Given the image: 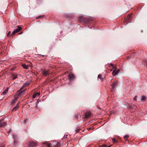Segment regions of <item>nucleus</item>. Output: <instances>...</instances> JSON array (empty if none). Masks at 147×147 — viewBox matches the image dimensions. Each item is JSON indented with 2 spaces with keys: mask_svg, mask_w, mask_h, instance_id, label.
Wrapping results in <instances>:
<instances>
[{
  "mask_svg": "<svg viewBox=\"0 0 147 147\" xmlns=\"http://www.w3.org/2000/svg\"><path fill=\"white\" fill-rule=\"evenodd\" d=\"M68 136V135H65L64 136V138H65L66 137H67Z\"/></svg>",
  "mask_w": 147,
  "mask_h": 147,
  "instance_id": "29",
  "label": "nucleus"
},
{
  "mask_svg": "<svg viewBox=\"0 0 147 147\" xmlns=\"http://www.w3.org/2000/svg\"><path fill=\"white\" fill-rule=\"evenodd\" d=\"M40 101V99H38L37 100V102L36 103V108H37V107L38 106V103Z\"/></svg>",
  "mask_w": 147,
  "mask_h": 147,
  "instance_id": "17",
  "label": "nucleus"
},
{
  "mask_svg": "<svg viewBox=\"0 0 147 147\" xmlns=\"http://www.w3.org/2000/svg\"><path fill=\"white\" fill-rule=\"evenodd\" d=\"M121 138H112V141L115 143H118L121 142Z\"/></svg>",
  "mask_w": 147,
  "mask_h": 147,
  "instance_id": "3",
  "label": "nucleus"
},
{
  "mask_svg": "<svg viewBox=\"0 0 147 147\" xmlns=\"http://www.w3.org/2000/svg\"><path fill=\"white\" fill-rule=\"evenodd\" d=\"M125 140L126 141H127L128 142H129L128 140V138H125Z\"/></svg>",
  "mask_w": 147,
  "mask_h": 147,
  "instance_id": "30",
  "label": "nucleus"
},
{
  "mask_svg": "<svg viewBox=\"0 0 147 147\" xmlns=\"http://www.w3.org/2000/svg\"><path fill=\"white\" fill-rule=\"evenodd\" d=\"M48 143V142H43V144H47Z\"/></svg>",
  "mask_w": 147,
  "mask_h": 147,
  "instance_id": "28",
  "label": "nucleus"
},
{
  "mask_svg": "<svg viewBox=\"0 0 147 147\" xmlns=\"http://www.w3.org/2000/svg\"><path fill=\"white\" fill-rule=\"evenodd\" d=\"M17 76H14L13 77V80L15 79H16V78H17Z\"/></svg>",
  "mask_w": 147,
  "mask_h": 147,
  "instance_id": "26",
  "label": "nucleus"
},
{
  "mask_svg": "<svg viewBox=\"0 0 147 147\" xmlns=\"http://www.w3.org/2000/svg\"><path fill=\"white\" fill-rule=\"evenodd\" d=\"M61 146V144L59 143H57V144H56V147H60Z\"/></svg>",
  "mask_w": 147,
  "mask_h": 147,
  "instance_id": "21",
  "label": "nucleus"
},
{
  "mask_svg": "<svg viewBox=\"0 0 147 147\" xmlns=\"http://www.w3.org/2000/svg\"><path fill=\"white\" fill-rule=\"evenodd\" d=\"M110 65H111V66H112V67H113V64H110Z\"/></svg>",
  "mask_w": 147,
  "mask_h": 147,
  "instance_id": "32",
  "label": "nucleus"
},
{
  "mask_svg": "<svg viewBox=\"0 0 147 147\" xmlns=\"http://www.w3.org/2000/svg\"><path fill=\"white\" fill-rule=\"evenodd\" d=\"M50 144H47V147H51V146H50Z\"/></svg>",
  "mask_w": 147,
  "mask_h": 147,
  "instance_id": "23",
  "label": "nucleus"
},
{
  "mask_svg": "<svg viewBox=\"0 0 147 147\" xmlns=\"http://www.w3.org/2000/svg\"><path fill=\"white\" fill-rule=\"evenodd\" d=\"M22 66L24 68L27 69H28L29 66L28 65H26L25 64H23L22 65Z\"/></svg>",
  "mask_w": 147,
  "mask_h": 147,
  "instance_id": "11",
  "label": "nucleus"
},
{
  "mask_svg": "<svg viewBox=\"0 0 147 147\" xmlns=\"http://www.w3.org/2000/svg\"><path fill=\"white\" fill-rule=\"evenodd\" d=\"M17 140L15 138L14 140V144L15 145H16L17 144Z\"/></svg>",
  "mask_w": 147,
  "mask_h": 147,
  "instance_id": "16",
  "label": "nucleus"
},
{
  "mask_svg": "<svg viewBox=\"0 0 147 147\" xmlns=\"http://www.w3.org/2000/svg\"><path fill=\"white\" fill-rule=\"evenodd\" d=\"M91 129V128H89V129Z\"/></svg>",
  "mask_w": 147,
  "mask_h": 147,
  "instance_id": "34",
  "label": "nucleus"
},
{
  "mask_svg": "<svg viewBox=\"0 0 147 147\" xmlns=\"http://www.w3.org/2000/svg\"><path fill=\"white\" fill-rule=\"evenodd\" d=\"M40 95V93L39 92H36L32 96V97L33 98H34L36 97H38Z\"/></svg>",
  "mask_w": 147,
  "mask_h": 147,
  "instance_id": "5",
  "label": "nucleus"
},
{
  "mask_svg": "<svg viewBox=\"0 0 147 147\" xmlns=\"http://www.w3.org/2000/svg\"><path fill=\"white\" fill-rule=\"evenodd\" d=\"M115 86V83L114 84H113L112 85V87L113 88H114V87Z\"/></svg>",
  "mask_w": 147,
  "mask_h": 147,
  "instance_id": "25",
  "label": "nucleus"
},
{
  "mask_svg": "<svg viewBox=\"0 0 147 147\" xmlns=\"http://www.w3.org/2000/svg\"><path fill=\"white\" fill-rule=\"evenodd\" d=\"M131 15L132 14H130L127 16L126 18V20H127L128 21H129L130 20V18L131 16Z\"/></svg>",
  "mask_w": 147,
  "mask_h": 147,
  "instance_id": "10",
  "label": "nucleus"
},
{
  "mask_svg": "<svg viewBox=\"0 0 147 147\" xmlns=\"http://www.w3.org/2000/svg\"><path fill=\"white\" fill-rule=\"evenodd\" d=\"M22 29V28L21 27L19 26H18V28L16 29L15 30L12 32V35H14L16 33H17L19 32L20 30Z\"/></svg>",
  "mask_w": 147,
  "mask_h": 147,
  "instance_id": "1",
  "label": "nucleus"
},
{
  "mask_svg": "<svg viewBox=\"0 0 147 147\" xmlns=\"http://www.w3.org/2000/svg\"><path fill=\"white\" fill-rule=\"evenodd\" d=\"M68 77L69 78L70 80H73L75 78V76L72 73L71 74L68 76Z\"/></svg>",
  "mask_w": 147,
  "mask_h": 147,
  "instance_id": "4",
  "label": "nucleus"
},
{
  "mask_svg": "<svg viewBox=\"0 0 147 147\" xmlns=\"http://www.w3.org/2000/svg\"><path fill=\"white\" fill-rule=\"evenodd\" d=\"M40 18V17H39L37 18Z\"/></svg>",
  "mask_w": 147,
  "mask_h": 147,
  "instance_id": "35",
  "label": "nucleus"
},
{
  "mask_svg": "<svg viewBox=\"0 0 147 147\" xmlns=\"http://www.w3.org/2000/svg\"><path fill=\"white\" fill-rule=\"evenodd\" d=\"M91 116V114L90 112H88L86 113L85 114V117L86 118L89 117Z\"/></svg>",
  "mask_w": 147,
  "mask_h": 147,
  "instance_id": "8",
  "label": "nucleus"
},
{
  "mask_svg": "<svg viewBox=\"0 0 147 147\" xmlns=\"http://www.w3.org/2000/svg\"><path fill=\"white\" fill-rule=\"evenodd\" d=\"M18 97L16 95H15L14 96V99L15 100V101H16V100L18 99Z\"/></svg>",
  "mask_w": 147,
  "mask_h": 147,
  "instance_id": "18",
  "label": "nucleus"
},
{
  "mask_svg": "<svg viewBox=\"0 0 147 147\" xmlns=\"http://www.w3.org/2000/svg\"><path fill=\"white\" fill-rule=\"evenodd\" d=\"M129 137V136L128 135H125L124 138H128Z\"/></svg>",
  "mask_w": 147,
  "mask_h": 147,
  "instance_id": "22",
  "label": "nucleus"
},
{
  "mask_svg": "<svg viewBox=\"0 0 147 147\" xmlns=\"http://www.w3.org/2000/svg\"><path fill=\"white\" fill-rule=\"evenodd\" d=\"M38 145L37 143L33 141H31L29 144L30 147H34L37 146Z\"/></svg>",
  "mask_w": 147,
  "mask_h": 147,
  "instance_id": "2",
  "label": "nucleus"
},
{
  "mask_svg": "<svg viewBox=\"0 0 147 147\" xmlns=\"http://www.w3.org/2000/svg\"><path fill=\"white\" fill-rule=\"evenodd\" d=\"M29 83H25L23 85V86H27L29 85Z\"/></svg>",
  "mask_w": 147,
  "mask_h": 147,
  "instance_id": "20",
  "label": "nucleus"
},
{
  "mask_svg": "<svg viewBox=\"0 0 147 147\" xmlns=\"http://www.w3.org/2000/svg\"><path fill=\"white\" fill-rule=\"evenodd\" d=\"M11 131V129L9 130V131L8 132V133L9 134Z\"/></svg>",
  "mask_w": 147,
  "mask_h": 147,
  "instance_id": "33",
  "label": "nucleus"
},
{
  "mask_svg": "<svg viewBox=\"0 0 147 147\" xmlns=\"http://www.w3.org/2000/svg\"><path fill=\"white\" fill-rule=\"evenodd\" d=\"M19 103V102L17 104V105L15 107H14L13 108V109H12V111H16L17 110H18V108H19V105H18V103Z\"/></svg>",
  "mask_w": 147,
  "mask_h": 147,
  "instance_id": "7",
  "label": "nucleus"
},
{
  "mask_svg": "<svg viewBox=\"0 0 147 147\" xmlns=\"http://www.w3.org/2000/svg\"><path fill=\"white\" fill-rule=\"evenodd\" d=\"M8 88L5 89V90L2 92V95H3L6 94L8 91Z\"/></svg>",
  "mask_w": 147,
  "mask_h": 147,
  "instance_id": "9",
  "label": "nucleus"
},
{
  "mask_svg": "<svg viewBox=\"0 0 147 147\" xmlns=\"http://www.w3.org/2000/svg\"><path fill=\"white\" fill-rule=\"evenodd\" d=\"M6 124L5 122H3L1 123H0V127H3Z\"/></svg>",
  "mask_w": 147,
  "mask_h": 147,
  "instance_id": "15",
  "label": "nucleus"
},
{
  "mask_svg": "<svg viewBox=\"0 0 147 147\" xmlns=\"http://www.w3.org/2000/svg\"><path fill=\"white\" fill-rule=\"evenodd\" d=\"M146 99L145 97L144 96H142L141 99V100H145Z\"/></svg>",
  "mask_w": 147,
  "mask_h": 147,
  "instance_id": "19",
  "label": "nucleus"
},
{
  "mask_svg": "<svg viewBox=\"0 0 147 147\" xmlns=\"http://www.w3.org/2000/svg\"><path fill=\"white\" fill-rule=\"evenodd\" d=\"M111 145L109 146H107L106 144H102L99 146L100 147H111Z\"/></svg>",
  "mask_w": 147,
  "mask_h": 147,
  "instance_id": "14",
  "label": "nucleus"
},
{
  "mask_svg": "<svg viewBox=\"0 0 147 147\" xmlns=\"http://www.w3.org/2000/svg\"><path fill=\"white\" fill-rule=\"evenodd\" d=\"M10 32H9V33L7 34V36H8L9 35L10 33Z\"/></svg>",
  "mask_w": 147,
  "mask_h": 147,
  "instance_id": "31",
  "label": "nucleus"
},
{
  "mask_svg": "<svg viewBox=\"0 0 147 147\" xmlns=\"http://www.w3.org/2000/svg\"><path fill=\"white\" fill-rule=\"evenodd\" d=\"M119 69H118L116 71H115V69L113 70L112 73L113 75V76H115V75L118 73L119 72Z\"/></svg>",
  "mask_w": 147,
  "mask_h": 147,
  "instance_id": "6",
  "label": "nucleus"
},
{
  "mask_svg": "<svg viewBox=\"0 0 147 147\" xmlns=\"http://www.w3.org/2000/svg\"><path fill=\"white\" fill-rule=\"evenodd\" d=\"M48 71H43V74L45 76H46L48 74Z\"/></svg>",
  "mask_w": 147,
  "mask_h": 147,
  "instance_id": "13",
  "label": "nucleus"
},
{
  "mask_svg": "<svg viewBox=\"0 0 147 147\" xmlns=\"http://www.w3.org/2000/svg\"><path fill=\"white\" fill-rule=\"evenodd\" d=\"M136 96H135L134 98V100H136Z\"/></svg>",
  "mask_w": 147,
  "mask_h": 147,
  "instance_id": "27",
  "label": "nucleus"
},
{
  "mask_svg": "<svg viewBox=\"0 0 147 147\" xmlns=\"http://www.w3.org/2000/svg\"><path fill=\"white\" fill-rule=\"evenodd\" d=\"M102 75L100 74H99L98 76V78L100 79V80L102 81L103 80V78H102Z\"/></svg>",
  "mask_w": 147,
  "mask_h": 147,
  "instance_id": "12",
  "label": "nucleus"
},
{
  "mask_svg": "<svg viewBox=\"0 0 147 147\" xmlns=\"http://www.w3.org/2000/svg\"><path fill=\"white\" fill-rule=\"evenodd\" d=\"M16 101H15V100L14 99L12 101V104H14L16 102Z\"/></svg>",
  "mask_w": 147,
  "mask_h": 147,
  "instance_id": "24",
  "label": "nucleus"
}]
</instances>
